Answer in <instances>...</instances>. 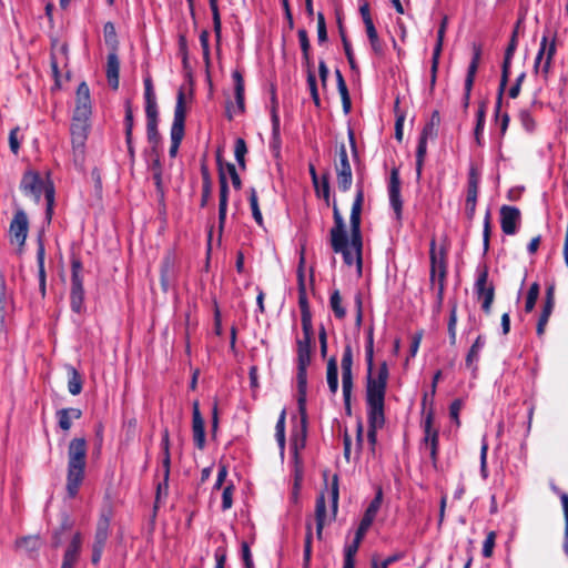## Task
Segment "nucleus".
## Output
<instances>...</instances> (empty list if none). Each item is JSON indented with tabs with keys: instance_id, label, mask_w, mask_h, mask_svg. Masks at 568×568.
I'll return each mask as SVG.
<instances>
[{
	"instance_id": "1",
	"label": "nucleus",
	"mask_w": 568,
	"mask_h": 568,
	"mask_svg": "<svg viewBox=\"0 0 568 568\" xmlns=\"http://www.w3.org/2000/svg\"><path fill=\"white\" fill-rule=\"evenodd\" d=\"M365 361L367 365L365 400L367 407V442L374 454L377 444V430L383 428L385 418V396L389 371L386 362L381 363L374 372V329L367 331L365 345Z\"/></svg>"
},
{
	"instance_id": "2",
	"label": "nucleus",
	"mask_w": 568,
	"mask_h": 568,
	"mask_svg": "<svg viewBox=\"0 0 568 568\" xmlns=\"http://www.w3.org/2000/svg\"><path fill=\"white\" fill-rule=\"evenodd\" d=\"M364 203L363 184H357L356 195L352 205L349 224L351 236L346 231L344 217L336 201L332 203L334 225L329 230V244L334 253L343 256L344 263L352 266L356 262L358 270H362L363 237L361 231V214Z\"/></svg>"
},
{
	"instance_id": "3",
	"label": "nucleus",
	"mask_w": 568,
	"mask_h": 568,
	"mask_svg": "<svg viewBox=\"0 0 568 568\" xmlns=\"http://www.w3.org/2000/svg\"><path fill=\"white\" fill-rule=\"evenodd\" d=\"M65 489L69 498H74L85 477L88 444L84 437H74L68 445Z\"/></svg>"
},
{
	"instance_id": "4",
	"label": "nucleus",
	"mask_w": 568,
	"mask_h": 568,
	"mask_svg": "<svg viewBox=\"0 0 568 568\" xmlns=\"http://www.w3.org/2000/svg\"><path fill=\"white\" fill-rule=\"evenodd\" d=\"M216 163L219 169V184H220V192H219V230L220 235L223 232L225 221H226V213H227V203H229V182L226 178V173L230 175L232 185L235 190H241L242 187V181L241 178L236 171V168L233 163L226 162L224 163L221 159L220 154L216 156Z\"/></svg>"
},
{
	"instance_id": "5",
	"label": "nucleus",
	"mask_w": 568,
	"mask_h": 568,
	"mask_svg": "<svg viewBox=\"0 0 568 568\" xmlns=\"http://www.w3.org/2000/svg\"><path fill=\"white\" fill-rule=\"evenodd\" d=\"M20 189L27 196H32L34 201L40 202L42 193L47 201L45 215L50 221L53 213L54 187L52 184L44 185L40 174L33 170H27L20 181Z\"/></svg>"
},
{
	"instance_id": "6",
	"label": "nucleus",
	"mask_w": 568,
	"mask_h": 568,
	"mask_svg": "<svg viewBox=\"0 0 568 568\" xmlns=\"http://www.w3.org/2000/svg\"><path fill=\"white\" fill-rule=\"evenodd\" d=\"M303 338L296 341L297 345V396L300 402L303 403V397L307 396V367L311 364V349L313 343V327H307L303 331Z\"/></svg>"
},
{
	"instance_id": "7",
	"label": "nucleus",
	"mask_w": 568,
	"mask_h": 568,
	"mask_svg": "<svg viewBox=\"0 0 568 568\" xmlns=\"http://www.w3.org/2000/svg\"><path fill=\"white\" fill-rule=\"evenodd\" d=\"M71 278H70V307L73 313L79 315L85 313V292L83 286V264L81 258L72 253L70 256Z\"/></svg>"
},
{
	"instance_id": "8",
	"label": "nucleus",
	"mask_w": 568,
	"mask_h": 568,
	"mask_svg": "<svg viewBox=\"0 0 568 568\" xmlns=\"http://www.w3.org/2000/svg\"><path fill=\"white\" fill-rule=\"evenodd\" d=\"M185 119H186V105H185V93L183 89H180L176 95V104L174 109V118L171 126V146L169 154L171 158H175L180 144L185 133Z\"/></svg>"
},
{
	"instance_id": "9",
	"label": "nucleus",
	"mask_w": 568,
	"mask_h": 568,
	"mask_svg": "<svg viewBox=\"0 0 568 568\" xmlns=\"http://www.w3.org/2000/svg\"><path fill=\"white\" fill-rule=\"evenodd\" d=\"M112 519V509L105 508L100 513L95 534H94V541L92 544V556H91V562L94 566H98L101 561L102 554L104 550V547L106 545L108 538L110 536V524Z\"/></svg>"
},
{
	"instance_id": "10",
	"label": "nucleus",
	"mask_w": 568,
	"mask_h": 568,
	"mask_svg": "<svg viewBox=\"0 0 568 568\" xmlns=\"http://www.w3.org/2000/svg\"><path fill=\"white\" fill-rule=\"evenodd\" d=\"M336 154L335 171L337 186L339 191L347 192L352 186L353 174L345 143L342 142L337 145Z\"/></svg>"
},
{
	"instance_id": "11",
	"label": "nucleus",
	"mask_w": 568,
	"mask_h": 568,
	"mask_svg": "<svg viewBox=\"0 0 568 568\" xmlns=\"http://www.w3.org/2000/svg\"><path fill=\"white\" fill-rule=\"evenodd\" d=\"M474 288L478 301H481V310L486 314H490L491 305L495 298V286L493 283H488L487 266L478 270Z\"/></svg>"
},
{
	"instance_id": "12",
	"label": "nucleus",
	"mask_w": 568,
	"mask_h": 568,
	"mask_svg": "<svg viewBox=\"0 0 568 568\" xmlns=\"http://www.w3.org/2000/svg\"><path fill=\"white\" fill-rule=\"evenodd\" d=\"M297 408L301 416L300 425L295 426L291 433V449L295 457H297L300 450L306 445L307 437V412H306V396L303 397V403L300 402L297 396Z\"/></svg>"
},
{
	"instance_id": "13",
	"label": "nucleus",
	"mask_w": 568,
	"mask_h": 568,
	"mask_svg": "<svg viewBox=\"0 0 568 568\" xmlns=\"http://www.w3.org/2000/svg\"><path fill=\"white\" fill-rule=\"evenodd\" d=\"M517 47H518V40L510 39L509 43L505 50L504 61H503V65H501V77H500V82H499V88H498V93H497V101H496V105H495L496 118L499 116V113L501 110L503 95H504L505 89L507 87V83L509 81L511 60L516 52Z\"/></svg>"
},
{
	"instance_id": "14",
	"label": "nucleus",
	"mask_w": 568,
	"mask_h": 568,
	"mask_svg": "<svg viewBox=\"0 0 568 568\" xmlns=\"http://www.w3.org/2000/svg\"><path fill=\"white\" fill-rule=\"evenodd\" d=\"M29 232V220L22 209H18L10 222L9 239L12 244H17L20 250L24 246Z\"/></svg>"
},
{
	"instance_id": "15",
	"label": "nucleus",
	"mask_w": 568,
	"mask_h": 568,
	"mask_svg": "<svg viewBox=\"0 0 568 568\" xmlns=\"http://www.w3.org/2000/svg\"><path fill=\"white\" fill-rule=\"evenodd\" d=\"M434 423V412L430 408L424 418L423 428H424V438L423 443L426 448L429 449V456L434 466L437 464L438 459V445H439V433L436 428L433 427Z\"/></svg>"
},
{
	"instance_id": "16",
	"label": "nucleus",
	"mask_w": 568,
	"mask_h": 568,
	"mask_svg": "<svg viewBox=\"0 0 568 568\" xmlns=\"http://www.w3.org/2000/svg\"><path fill=\"white\" fill-rule=\"evenodd\" d=\"M473 50V57L470 60V63L467 68V74L465 79V87H464V95H463V108L464 110H467L470 102V94L474 87L476 73L478 71V67L481 59V44L479 43H473L471 45Z\"/></svg>"
},
{
	"instance_id": "17",
	"label": "nucleus",
	"mask_w": 568,
	"mask_h": 568,
	"mask_svg": "<svg viewBox=\"0 0 568 568\" xmlns=\"http://www.w3.org/2000/svg\"><path fill=\"white\" fill-rule=\"evenodd\" d=\"M232 79L234 81V93H235V106L232 102H227L226 105V118L232 121L234 118V114L244 113L245 111V101H244V79L243 74L240 70H234L232 72Z\"/></svg>"
},
{
	"instance_id": "18",
	"label": "nucleus",
	"mask_w": 568,
	"mask_h": 568,
	"mask_svg": "<svg viewBox=\"0 0 568 568\" xmlns=\"http://www.w3.org/2000/svg\"><path fill=\"white\" fill-rule=\"evenodd\" d=\"M298 306L301 310L302 331L313 327L312 314L306 294L305 275L302 265L297 271Z\"/></svg>"
},
{
	"instance_id": "19",
	"label": "nucleus",
	"mask_w": 568,
	"mask_h": 568,
	"mask_svg": "<svg viewBox=\"0 0 568 568\" xmlns=\"http://www.w3.org/2000/svg\"><path fill=\"white\" fill-rule=\"evenodd\" d=\"M480 175L475 168H470L467 181V195L465 204V214L468 220H473L476 212L477 197L479 192Z\"/></svg>"
},
{
	"instance_id": "20",
	"label": "nucleus",
	"mask_w": 568,
	"mask_h": 568,
	"mask_svg": "<svg viewBox=\"0 0 568 568\" xmlns=\"http://www.w3.org/2000/svg\"><path fill=\"white\" fill-rule=\"evenodd\" d=\"M447 24H448V18H447V16H444L442 21H440L439 28L437 30L436 44H435V48L433 50V55H432L430 91H433L435 89V85H436L439 59H440V54H442V51H443L444 38H445Z\"/></svg>"
},
{
	"instance_id": "21",
	"label": "nucleus",
	"mask_w": 568,
	"mask_h": 568,
	"mask_svg": "<svg viewBox=\"0 0 568 568\" xmlns=\"http://www.w3.org/2000/svg\"><path fill=\"white\" fill-rule=\"evenodd\" d=\"M388 196L389 204L395 212V217L397 221L402 220L403 212V201L400 196V179H399V170L397 168H393L390 171L389 182H388Z\"/></svg>"
},
{
	"instance_id": "22",
	"label": "nucleus",
	"mask_w": 568,
	"mask_h": 568,
	"mask_svg": "<svg viewBox=\"0 0 568 568\" xmlns=\"http://www.w3.org/2000/svg\"><path fill=\"white\" fill-rule=\"evenodd\" d=\"M500 226L506 235H514L520 223V211L516 206L503 205L500 207Z\"/></svg>"
},
{
	"instance_id": "23",
	"label": "nucleus",
	"mask_w": 568,
	"mask_h": 568,
	"mask_svg": "<svg viewBox=\"0 0 568 568\" xmlns=\"http://www.w3.org/2000/svg\"><path fill=\"white\" fill-rule=\"evenodd\" d=\"M446 248L442 247L439 251L436 250V239L433 237L429 243V260H430V282L435 283L436 276L439 278L442 263L445 266V276L447 275V261H446Z\"/></svg>"
},
{
	"instance_id": "24",
	"label": "nucleus",
	"mask_w": 568,
	"mask_h": 568,
	"mask_svg": "<svg viewBox=\"0 0 568 568\" xmlns=\"http://www.w3.org/2000/svg\"><path fill=\"white\" fill-rule=\"evenodd\" d=\"M554 307H555V286L549 285L546 288L542 310L539 315V318L537 322V327H536V333L539 337H541L545 334L546 326H547L550 315L554 311Z\"/></svg>"
},
{
	"instance_id": "25",
	"label": "nucleus",
	"mask_w": 568,
	"mask_h": 568,
	"mask_svg": "<svg viewBox=\"0 0 568 568\" xmlns=\"http://www.w3.org/2000/svg\"><path fill=\"white\" fill-rule=\"evenodd\" d=\"M192 432L194 445L202 450L205 447V427L199 402L196 400L192 406Z\"/></svg>"
},
{
	"instance_id": "26",
	"label": "nucleus",
	"mask_w": 568,
	"mask_h": 568,
	"mask_svg": "<svg viewBox=\"0 0 568 568\" xmlns=\"http://www.w3.org/2000/svg\"><path fill=\"white\" fill-rule=\"evenodd\" d=\"M92 113L90 89L85 82H81L77 89V103L73 114L90 118Z\"/></svg>"
},
{
	"instance_id": "27",
	"label": "nucleus",
	"mask_w": 568,
	"mask_h": 568,
	"mask_svg": "<svg viewBox=\"0 0 568 568\" xmlns=\"http://www.w3.org/2000/svg\"><path fill=\"white\" fill-rule=\"evenodd\" d=\"M89 120L90 118H83L73 114L70 129L73 144H78L80 146L84 144L90 128Z\"/></svg>"
},
{
	"instance_id": "28",
	"label": "nucleus",
	"mask_w": 568,
	"mask_h": 568,
	"mask_svg": "<svg viewBox=\"0 0 568 568\" xmlns=\"http://www.w3.org/2000/svg\"><path fill=\"white\" fill-rule=\"evenodd\" d=\"M353 349L352 345L347 343L344 346L342 361H341V369H342V387H353Z\"/></svg>"
},
{
	"instance_id": "29",
	"label": "nucleus",
	"mask_w": 568,
	"mask_h": 568,
	"mask_svg": "<svg viewBox=\"0 0 568 568\" xmlns=\"http://www.w3.org/2000/svg\"><path fill=\"white\" fill-rule=\"evenodd\" d=\"M485 337L483 335H478L466 354L465 365L473 372L474 375L478 371L479 355L485 346Z\"/></svg>"
},
{
	"instance_id": "30",
	"label": "nucleus",
	"mask_w": 568,
	"mask_h": 568,
	"mask_svg": "<svg viewBox=\"0 0 568 568\" xmlns=\"http://www.w3.org/2000/svg\"><path fill=\"white\" fill-rule=\"evenodd\" d=\"M146 116V138L152 144L151 153H155L158 145L161 142V135L158 130L159 112L145 113Z\"/></svg>"
},
{
	"instance_id": "31",
	"label": "nucleus",
	"mask_w": 568,
	"mask_h": 568,
	"mask_svg": "<svg viewBox=\"0 0 568 568\" xmlns=\"http://www.w3.org/2000/svg\"><path fill=\"white\" fill-rule=\"evenodd\" d=\"M58 425L63 432H69L72 426V419H80L82 410L75 407L61 408L55 413Z\"/></svg>"
},
{
	"instance_id": "32",
	"label": "nucleus",
	"mask_w": 568,
	"mask_h": 568,
	"mask_svg": "<svg viewBox=\"0 0 568 568\" xmlns=\"http://www.w3.org/2000/svg\"><path fill=\"white\" fill-rule=\"evenodd\" d=\"M153 154L155 156L149 164V169L152 172V179H153V182L155 185L156 194L159 195L160 200L163 201L164 196H165V192H164V186H163V182H162V174H163L162 163H161L159 154L156 152Z\"/></svg>"
},
{
	"instance_id": "33",
	"label": "nucleus",
	"mask_w": 568,
	"mask_h": 568,
	"mask_svg": "<svg viewBox=\"0 0 568 568\" xmlns=\"http://www.w3.org/2000/svg\"><path fill=\"white\" fill-rule=\"evenodd\" d=\"M315 521H316V536L318 539H322L323 529L326 524V500H325L324 493H321L316 497Z\"/></svg>"
},
{
	"instance_id": "34",
	"label": "nucleus",
	"mask_w": 568,
	"mask_h": 568,
	"mask_svg": "<svg viewBox=\"0 0 568 568\" xmlns=\"http://www.w3.org/2000/svg\"><path fill=\"white\" fill-rule=\"evenodd\" d=\"M541 39L546 40V52H545V61L542 62L541 68V77L544 81H548L552 59L556 54V34L552 37L551 41H549V36L546 32Z\"/></svg>"
},
{
	"instance_id": "35",
	"label": "nucleus",
	"mask_w": 568,
	"mask_h": 568,
	"mask_svg": "<svg viewBox=\"0 0 568 568\" xmlns=\"http://www.w3.org/2000/svg\"><path fill=\"white\" fill-rule=\"evenodd\" d=\"M120 61L115 52L108 54L106 78L110 87L114 90L119 88Z\"/></svg>"
},
{
	"instance_id": "36",
	"label": "nucleus",
	"mask_w": 568,
	"mask_h": 568,
	"mask_svg": "<svg viewBox=\"0 0 568 568\" xmlns=\"http://www.w3.org/2000/svg\"><path fill=\"white\" fill-rule=\"evenodd\" d=\"M201 176H202V195H201V207H205L209 203L212 193V179L210 170L205 163L202 161L201 163Z\"/></svg>"
},
{
	"instance_id": "37",
	"label": "nucleus",
	"mask_w": 568,
	"mask_h": 568,
	"mask_svg": "<svg viewBox=\"0 0 568 568\" xmlns=\"http://www.w3.org/2000/svg\"><path fill=\"white\" fill-rule=\"evenodd\" d=\"M326 382L332 395H336L338 392V366L335 356H332L327 361L326 367Z\"/></svg>"
},
{
	"instance_id": "38",
	"label": "nucleus",
	"mask_w": 568,
	"mask_h": 568,
	"mask_svg": "<svg viewBox=\"0 0 568 568\" xmlns=\"http://www.w3.org/2000/svg\"><path fill=\"white\" fill-rule=\"evenodd\" d=\"M144 101H145V113L159 112L156 97L153 88V82L150 75L144 78Z\"/></svg>"
},
{
	"instance_id": "39",
	"label": "nucleus",
	"mask_w": 568,
	"mask_h": 568,
	"mask_svg": "<svg viewBox=\"0 0 568 568\" xmlns=\"http://www.w3.org/2000/svg\"><path fill=\"white\" fill-rule=\"evenodd\" d=\"M335 77H336L337 90H338L341 99H342L343 111L347 114V113H349L351 108H352V101H351L348 88L346 85V82H345V79H344L342 72L338 69L335 70Z\"/></svg>"
},
{
	"instance_id": "40",
	"label": "nucleus",
	"mask_w": 568,
	"mask_h": 568,
	"mask_svg": "<svg viewBox=\"0 0 568 568\" xmlns=\"http://www.w3.org/2000/svg\"><path fill=\"white\" fill-rule=\"evenodd\" d=\"M281 143L280 115L278 112L274 111L272 114V139L270 142V149L273 151L276 158L281 152Z\"/></svg>"
},
{
	"instance_id": "41",
	"label": "nucleus",
	"mask_w": 568,
	"mask_h": 568,
	"mask_svg": "<svg viewBox=\"0 0 568 568\" xmlns=\"http://www.w3.org/2000/svg\"><path fill=\"white\" fill-rule=\"evenodd\" d=\"M363 539V537L355 535L353 542L345 547L343 568H355V556Z\"/></svg>"
},
{
	"instance_id": "42",
	"label": "nucleus",
	"mask_w": 568,
	"mask_h": 568,
	"mask_svg": "<svg viewBox=\"0 0 568 568\" xmlns=\"http://www.w3.org/2000/svg\"><path fill=\"white\" fill-rule=\"evenodd\" d=\"M297 37L302 50L303 62L307 69H312L313 61L311 58V42L308 39V33L305 29H300L297 31Z\"/></svg>"
},
{
	"instance_id": "43",
	"label": "nucleus",
	"mask_w": 568,
	"mask_h": 568,
	"mask_svg": "<svg viewBox=\"0 0 568 568\" xmlns=\"http://www.w3.org/2000/svg\"><path fill=\"white\" fill-rule=\"evenodd\" d=\"M368 41L371 43L373 52L382 58L385 54V44L379 39L377 30L374 24L365 27Z\"/></svg>"
},
{
	"instance_id": "44",
	"label": "nucleus",
	"mask_w": 568,
	"mask_h": 568,
	"mask_svg": "<svg viewBox=\"0 0 568 568\" xmlns=\"http://www.w3.org/2000/svg\"><path fill=\"white\" fill-rule=\"evenodd\" d=\"M83 379L81 374L72 366L68 367V390L75 396L82 392Z\"/></svg>"
},
{
	"instance_id": "45",
	"label": "nucleus",
	"mask_w": 568,
	"mask_h": 568,
	"mask_svg": "<svg viewBox=\"0 0 568 568\" xmlns=\"http://www.w3.org/2000/svg\"><path fill=\"white\" fill-rule=\"evenodd\" d=\"M476 126L474 130L475 142L478 146H483V132L486 118V102H481L476 114Z\"/></svg>"
},
{
	"instance_id": "46",
	"label": "nucleus",
	"mask_w": 568,
	"mask_h": 568,
	"mask_svg": "<svg viewBox=\"0 0 568 568\" xmlns=\"http://www.w3.org/2000/svg\"><path fill=\"white\" fill-rule=\"evenodd\" d=\"M449 304H450V312H449V318H448V324H447V331H448V335H449V343L450 345H455L456 344V336H457V302L454 300V301H449Z\"/></svg>"
},
{
	"instance_id": "47",
	"label": "nucleus",
	"mask_w": 568,
	"mask_h": 568,
	"mask_svg": "<svg viewBox=\"0 0 568 568\" xmlns=\"http://www.w3.org/2000/svg\"><path fill=\"white\" fill-rule=\"evenodd\" d=\"M44 245L42 241H39V246L37 251V262L39 267V286L42 295L45 293V270H44Z\"/></svg>"
},
{
	"instance_id": "48",
	"label": "nucleus",
	"mask_w": 568,
	"mask_h": 568,
	"mask_svg": "<svg viewBox=\"0 0 568 568\" xmlns=\"http://www.w3.org/2000/svg\"><path fill=\"white\" fill-rule=\"evenodd\" d=\"M329 306L336 318L343 320L346 316V310L342 305V296L338 290H334L329 296Z\"/></svg>"
},
{
	"instance_id": "49",
	"label": "nucleus",
	"mask_w": 568,
	"mask_h": 568,
	"mask_svg": "<svg viewBox=\"0 0 568 568\" xmlns=\"http://www.w3.org/2000/svg\"><path fill=\"white\" fill-rule=\"evenodd\" d=\"M426 153H427V140L419 138L417 149H416V176H417V180H419L422 176V171H423Z\"/></svg>"
},
{
	"instance_id": "50",
	"label": "nucleus",
	"mask_w": 568,
	"mask_h": 568,
	"mask_svg": "<svg viewBox=\"0 0 568 568\" xmlns=\"http://www.w3.org/2000/svg\"><path fill=\"white\" fill-rule=\"evenodd\" d=\"M217 2L219 0H209L210 9L212 11L213 30L216 37V41L220 42L222 23Z\"/></svg>"
},
{
	"instance_id": "51",
	"label": "nucleus",
	"mask_w": 568,
	"mask_h": 568,
	"mask_svg": "<svg viewBox=\"0 0 568 568\" xmlns=\"http://www.w3.org/2000/svg\"><path fill=\"white\" fill-rule=\"evenodd\" d=\"M124 110H125V115H124L125 140H130V138H133V126H134V116H133L131 100L125 101Z\"/></svg>"
},
{
	"instance_id": "52",
	"label": "nucleus",
	"mask_w": 568,
	"mask_h": 568,
	"mask_svg": "<svg viewBox=\"0 0 568 568\" xmlns=\"http://www.w3.org/2000/svg\"><path fill=\"white\" fill-rule=\"evenodd\" d=\"M539 291H540L539 284L537 282H534L527 292L526 302H525V312L526 313H530L534 311L536 302L539 296Z\"/></svg>"
},
{
	"instance_id": "53",
	"label": "nucleus",
	"mask_w": 568,
	"mask_h": 568,
	"mask_svg": "<svg viewBox=\"0 0 568 568\" xmlns=\"http://www.w3.org/2000/svg\"><path fill=\"white\" fill-rule=\"evenodd\" d=\"M248 201H250V206L252 210L253 219L260 226H263V216H262L260 205H258L257 193L254 187H252L250 190Z\"/></svg>"
},
{
	"instance_id": "54",
	"label": "nucleus",
	"mask_w": 568,
	"mask_h": 568,
	"mask_svg": "<svg viewBox=\"0 0 568 568\" xmlns=\"http://www.w3.org/2000/svg\"><path fill=\"white\" fill-rule=\"evenodd\" d=\"M491 235V213L487 210L484 217V227H483V247L484 253H487L489 250V242Z\"/></svg>"
},
{
	"instance_id": "55",
	"label": "nucleus",
	"mask_w": 568,
	"mask_h": 568,
	"mask_svg": "<svg viewBox=\"0 0 568 568\" xmlns=\"http://www.w3.org/2000/svg\"><path fill=\"white\" fill-rule=\"evenodd\" d=\"M338 498H339L338 477H337V475H334L333 479H332V486H331V503H332L333 518H335L336 514H337Z\"/></svg>"
},
{
	"instance_id": "56",
	"label": "nucleus",
	"mask_w": 568,
	"mask_h": 568,
	"mask_svg": "<svg viewBox=\"0 0 568 568\" xmlns=\"http://www.w3.org/2000/svg\"><path fill=\"white\" fill-rule=\"evenodd\" d=\"M234 490H235V486L232 481H230L223 488V493H222V510L223 511H225L232 507Z\"/></svg>"
},
{
	"instance_id": "57",
	"label": "nucleus",
	"mask_w": 568,
	"mask_h": 568,
	"mask_svg": "<svg viewBox=\"0 0 568 568\" xmlns=\"http://www.w3.org/2000/svg\"><path fill=\"white\" fill-rule=\"evenodd\" d=\"M318 185H320V194L318 195H322V197L326 202V204L329 205L331 185H329V174L327 172L322 175L321 180L318 181Z\"/></svg>"
},
{
	"instance_id": "58",
	"label": "nucleus",
	"mask_w": 568,
	"mask_h": 568,
	"mask_svg": "<svg viewBox=\"0 0 568 568\" xmlns=\"http://www.w3.org/2000/svg\"><path fill=\"white\" fill-rule=\"evenodd\" d=\"M560 501L564 509V516H565V540H564V549L566 554L568 555V494L567 493H560Z\"/></svg>"
},
{
	"instance_id": "59",
	"label": "nucleus",
	"mask_w": 568,
	"mask_h": 568,
	"mask_svg": "<svg viewBox=\"0 0 568 568\" xmlns=\"http://www.w3.org/2000/svg\"><path fill=\"white\" fill-rule=\"evenodd\" d=\"M518 116L526 131L532 132L535 130L536 122L528 110H520Z\"/></svg>"
},
{
	"instance_id": "60",
	"label": "nucleus",
	"mask_w": 568,
	"mask_h": 568,
	"mask_svg": "<svg viewBox=\"0 0 568 568\" xmlns=\"http://www.w3.org/2000/svg\"><path fill=\"white\" fill-rule=\"evenodd\" d=\"M103 34H104V40H105L106 44H110L112 47L116 45V43H118L116 31H115L114 24L111 21H109L104 24Z\"/></svg>"
},
{
	"instance_id": "61",
	"label": "nucleus",
	"mask_w": 568,
	"mask_h": 568,
	"mask_svg": "<svg viewBox=\"0 0 568 568\" xmlns=\"http://www.w3.org/2000/svg\"><path fill=\"white\" fill-rule=\"evenodd\" d=\"M496 532L495 531H489L486 536V539L484 541V545H483V556L485 558H489L493 556V551H494V547H495V541H496Z\"/></svg>"
},
{
	"instance_id": "62",
	"label": "nucleus",
	"mask_w": 568,
	"mask_h": 568,
	"mask_svg": "<svg viewBox=\"0 0 568 568\" xmlns=\"http://www.w3.org/2000/svg\"><path fill=\"white\" fill-rule=\"evenodd\" d=\"M317 41L320 44L327 41L326 22L322 12L317 13Z\"/></svg>"
},
{
	"instance_id": "63",
	"label": "nucleus",
	"mask_w": 568,
	"mask_h": 568,
	"mask_svg": "<svg viewBox=\"0 0 568 568\" xmlns=\"http://www.w3.org/2000/svg\"><path fill=\"white\" fill-rule=\"evenodd\" d=\"M79 557H80V552H77V551H73L70 549H65L61 568H74L75 564L78 562Z\"/></svg>"
},
{
	"instance_id": "64",
	"label": "nucleus",
	"mask_w": 568,
	"mask_h": 568,
	"mask_svg": "<svg viewBox=\"0 0 568 568\" xmlns=\"http://www.w3.org/2000/svg\"><path fill=\"white\" fill-rule=\"evenodd\" d=\"M241 556L244 562V568H254L250 545L246 541H242L241 544Z\"/></svg>"
}]
</instances>
